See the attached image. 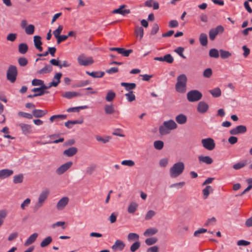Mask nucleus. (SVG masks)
I'll list each match as a JSON object with an SVG mask.
<instances>
[{
    "label": "nucleus",
    "instance_id": "obj_59",
    "mask_svg": "<svg viewBox=\"0 0 252 252\" xmlns=\"http://www.w3.org/2000/svg\"><path fill=\"white\" fill-rule=\"evenodd\" d=\"M121 164L123 165H126L129 167H132L135 165V162L133 160L130 159L124 160L122 161Z\"/></svg>",
    "mask_w": 252,
    "mask_h": 252
},
{
    "label": "nucleus",
    "instance_id": "obj_26",
    "mask_svg": "<svg viewBox=\"0 0 252 252\" xmlns=\"http://www.w3.org/2000/svg\"><path fill=\"white\" fill-rule=\"evenodd\" d=\"M104 109L106 115H112L115 112L114 106L112 104L105 105Z\"/></svg>",
    "mask_w": 252,
    "mask_h": 252
},
{
    "label": "nucleus",
    "instance_id": "obj_48",
    "mask_svg": "<svg viewBox=\"0 0 252 252\" xmlns=\"http://www.w3.org/2000/svg\"><path fill=\"white\" fill-rule=\"evenodd\" d=\"M120 51L119 52V54H122L124 57H128L129 54L133 52V50L132 49L126 50L125 48H121Z\"/></svg>",
    "mask_w": 252,
    "mask_h": 252
},
{
    "label": "nucleus",
    "instance_id": "obj_46",
    "mask_svg": "<svg viewBox=\"0 0 252 252\" xmlns=\"http://www.w3.org/2000/svg\"><path fill=\"white\" fill-rule=\"evenodd\" d=\"M209 55L211 58H218L219 57V52L218 50L215 48L210 49Z\"/></svg>",
    "mask_w": 252,
    "mask_h": 252
},
{
    "label": "nucleus",
    "instance_id": "obj_3",
    "mask_svg": "<svg viewBox=\"0 0 252 252\" xmlns=\"http://www.w3.org/2000/svg\"><path fill=\"white\" fill-rule=\"evenodd\" d=\"M18 75L17 67L14 65H10L6 72V79L10 83L15 82Z\"/></svg>",
    "mask_w": 252,
    "mask_h": 252
},
{
    "label": "nucleus",
    "instance_id": "obj_35",
    "mask_svg": "<svg viewBox=\"0 0 252 252\" xmlns=\"http://www.w3.org/2000/svg\"><path fill=\"white\" fill-rule=\"evenodd\" d=\"M209 92L214 97H218L220 96L221 94V90L218 87L213 90H209Z\"/></svg>",
    "mask_w": 252,
    "mask_h": 252
},
{
    "label": "nucleus",
    "instance_id": "obj_9",
    "mask_svg": "<svg viewBox=\"0 0 252 252\" xmlns=\"http://www.w3.org/2000/svg\"><path fill=\"white\" fill-rule=\"evenodd\" d=\"M73 164L72 161H68L61 165L56 170V173L58 175H62L69 169Z\"/></svg>",
    "mask_w": 252,
    "mask_h": 252
},
{
    "label": "nucleus",
    "instance_id": "obj_52",
    "mask_svg": "<svg viewBox=\"0 0 252 252\" xmlns=\"http://www.w3.org/2000/svg\"><path fill=\"white\" fill-rule=\"evenodd\" d=\"M18 115L19 117H22L23 118H25L28 119H32V113L30 114L26 112H24L22 111H20L18 113Z\"/></svg>",
    "mask_w": 252,
    "mask_h": 252
},
{
    "label": "nucleus",
    "instance_id": "obj_24",
    "mask_svg": "<svg viewBox=\"0 0 252 252\" xmlns=\"http://www.w3.org/2000/svg\"><path fill=\"white\" fill-rule=\"evenodd\" d=\"M38 236V234L37 233H34L32 234L25 242L24 246H28L33 243L35 241Z\"/></svg>",
    "mask_w": 252,
    "mask_h": 252
},
{
    "label": "nucleus",
    "instance_id": "obj_33",
    "mask_svg": "<svg viewBox=\"0 0 252 252\" xmlns=\"http://www.w3.org/2000/svg\"><path fill=\"white\" fill-rule=\"evenodd\" d=\"M116 96V94L112 90L109 91L106 94L105 100L107 102L112 101Z\"/></svg>",
    "mask_w": 252,
    "mask_h": 252
},
{
    "label": "nucleus",
    "instance_id": "obj_50",
    "mask_svg": "<svg viewBox=\"0 0 252 252\" xmlns=\"http://www.w3.org/2000/svg\"><path fill=\"white\" fill-rule=\"evenodd\" d=\"M140 243L139 241H137L130 246V250L131 252H135L140 248Z\"/></svg>",
    "mask_w": 252,
    "mask_h": 252
},
{
    "label": "nucleus",
    "instance_id": "obj_20",
    "mask_svg": "<svg viewBox=\"0 0 252 252\" xmlns=\"http://www.w3.org/2000/svg\"><path fill=\"white\" fill-rule=\"evenodd\" d=\"M77 151L78 149L77 148L75 147H72L66 150H65L63 151V154L64 155L67 157H71L75 155L77 153Z\"/></svg>",
    "mask_w": 252,
    "mask_h": 252
},
{
    "label": "nucleus",
    "instance_id": "obj_63",
    "mask_svg": "<svg viewBox=\"0 0 252 252\" xmlns=\"http://www.w3.org/2000/svg\"><path fill=\"white\" fill-rule=\"evenodd\" d=\"M156 215V212L153 210H149L147 213L145 219L146 220H150Z\"/></svg>",
    "mask_w": 252,
    "mask_h": 252
},
{
    "label": "nucleus",
    "instance_id": "obj_39",
    "mask_svg": "<svg viewBox=\"0 0 252 252\" xmlns=\"http://www.w3.org/2000/svg\"><path fill=\"white\" fill-rule=\"evenodd\" d=\"M247 164V160H244L241 161L240 162H239L236 164H234L233 165V168L235 170H239V169L244 167Z\"/></svg>",
    "mask_w": 252,
    "mask_h": 252
},
{
    "label": "nucleus",
    "instance_id": "obj_15",
    "mask_svg": "<svg viewBox=\"0 0 252 252\" xmlns=\"http://www.w3.org/2000/svg\"><path fill=\"white\" fill-rule=\"evenodd\" d=\"M41 37L39 35H35L33 37L34 45L36 49L38 50L40 52L43 50V48L41 46L42 42L41 40Z\"/></svg>",
    "mask_w": 252,
    "mask_h": 252
},
{
    "label": "nucleus",
    "instance_id": "obj_18",
    "mask_svg": "<svg viewBox=\"0 0 252 252\" xmlns=\"http://www.w3.org/2000/svg\"><path fill=\"white\" fill-rule=\"evenodd\" d=\"M208 108V105L204 101L199 102L197 106V111L202 114L207 112Z\"/></svg>",
    "mask_w": 252,
    "mask_h": 252
},
{
    "label": "nucleus",
    "instance_id": "obj_56",
    "mask_svg": "<svg viewBox=\"0 0 252 252\" xmlns=\"http://www.w3.org/2000/svg\"><path fill=\"white\" fill-rule=\"evenodd\" d=\"M18 62L21 66H25L27 65L28 61L25 57H20L18 59Z\"/></svg>",
    "mask_w": 252,
    "mask_h": 252
},
{
    "label": "nucleus",
    "instance_id": "obj_62",
    "mask_svg": "<svg viewBox=\"0 0 252 252\" xmlns=\"http://www.w3.org/2000/svg\"><path fill=\"white\" fill-rule=\"evenodd\" d=\"M63 30V26L60 25L59 26L58 28L53 32V33L56 38L58 37V36L60 35V34L62 32Z\"/></svg>",
    "mask_w": 252,
    "mask_h": 252
},
{
    "label": "nucleus",
    "instance_id": "obj_7",
    "mask_svg": "<svg viewBox=\"0 0 252 252\" xmlns=\"http://www.w3.org/2000/svg\"><path fill=\"white\" fill-rule=\"evenodd\" d=\"M223 31L224 28L221 25L218 26L216 28L211 29L209 32L210 40L213 41L219 33H222Z\"/></svg>",
    "mask_w": 252,
    "mask_h": 252
},
{
    "label": "nucleus",
    "instance_id": "obj_38",
    "mask_svg": "<svg viewBox=\"0 0 252 252\" xmlns=\"http://www.w3.org/2000/svg\"><path fill=\"white\" fill-rule=\"evenodd\" d=\"M25 32L28 35H32L34 33L35 27L33 25L30 24L28 25L25 29Z\"/></svg>",
    "mask_w": 252,
    "mask_h": 252
},
{
    "label": "nucleus",
    "instance_id": "obj_41",
    "mask_svg": "<svg viewBox=\"0 0 252 252\" xmlns=\"http://www.w3.org/2000/svg\"><path fill=\"white\" fill-rule=\"evenodd\" d=\"M158 230L156 228H150L145 231L144 235L145 236L153 235L158 232Z\"/></svg>",
    "mask_w": 252,
    "mask_h": 252
},
{
    "label": "nucleus",
    "instance_id": "obj_29",
    "mask_svg": "<svg viewBox=\"0 0 252 252\" xmlns=\"http://www.w3.org/2000/svg\"><path fill=\"white\" fill-rule=\"evenodd\" d=\"M53 67L51 65L47 64L43 68L37 71V73L46 74L51 72L52 71Z\"/></svg>",
    "mask_w": 252,
    "mask_h": 252
},
{
    "label": "nucleus",
    "instance_id": "obj_22",
    "mask_svg": "<svg viewBox=\"0 0 252 252\" xmlns=\"http://www.w3.org/2000/svg\"><path fill=\"white\" fill-rule=\"evenodd\" d=\"M163 124L164 125L165 127H166L170 131L176 128L177 127V124L172 120L165 121L163 122Z\"/></svg>",
    "mask_w": 252,
    "mask_h": 252
},
{
    "label": "nucleus",
    "instance_id": "obj_64",
    "mask_svg": "<svg viewBox=\"0 0 252 252\" xmlns=\"http://www.w3.org/2000/svg\"><path fill=\"white\" fill-rule=\"evenodd\" d=\"M59 118L65 119L66 118V115L62 114L53 115L50 117V121L53 122L55 119Z\"/></svg>",
    "mask_w": 252,
    "mask_h": 252
},
{
    "label": "nucleus",
    "instance_id": "obj_6",
    "mask_svg": "<svg viewBox=\"0 0 252 252\" xmlns=\"http://www.w3.org/2000/svg\"><path fill=\"white\" fill-rule=\"evenodd\" d=\"M201 143L204 148L209 151L214 149L216 146L215 141L212 138L202 139Z\"/></svg>",
    "mask_w": 252,
    "mask_h": 252
},
{
    "label": "nucleus",
    "instance_id": "obj_58",
    "mask_svg": "<svg viewBox=\"0 0 252 252\" xmlns=\"http://www.w3.org/2000/svg\"><path fill=\"white\" fill-rule=\"evenodd\" d=\"M7 213L5 210H2L0 211V227L3 223V219L5 218Z\"/></svg>",
    "mask_w": 252,
    "mask_h": 252
},
{
    "label": "nucleus",
    "instance_id": "obj_5",
    "mask_svg": "<svg viewBox=\"0 0 252 252\" xmlns=\"http://www.w3.org/2000/svg\"><path fill=\"white\" fill-rule=\"evenodd\" d=\"M48 195V190H44L41 192V193L40 194L39 196L38 202L35 204L33 208L34 212H36L39 208H40L43 206V203L44 201L46 200V199L47 198Z\"/></svg>",
    "mask_w": 252,
    "mask_h": 252
},
{
    "label": "nucleus",
    "instance_id": "obj_40",
    "mask_svg": "<svg viewBox=\"0 0 252 252\" xmlns=\"http://www.w3.org/2000/svg\"><path fill=\"white\" fill-rule=\"evenodd\" d=\"M88 108V106L86 105L84 106H77L75 107H71L67 109V112H79L80 110L81 109H87Z\"/></svg>",
    "mask_w": 252,
    "mask_h": 252
},
{
    "label": "nucleus",
    "instance_id": "obj_8",
    "mask_svg": "<svg viewBox=\"0 0 252 252\" xmlns=\"http://www.w3.org/2000/svg\"><path fill=\"white\" fill-rule=\"evenodd\" d=\"M78 63L81 65L89 66L93 64L94 61L92 58L86 59L84 54H81L77 58Z\"/></svg>",
    "mask_w": 252,
    "mask_h": 252
},
{
    "label": "nucleus",
    "instance_id": "obj_2",
    "mask_svg": "<svg viewBox=\"0 0 252 252\" xmlns=\"http://www.w3.org/2000/svg\"><path fill=\"white\" fill-rule=\"evenodd\" d=\"M184 169L185 165L183 162L175 163L169 169L170 177L172 178L178 177L183 172Z\"/></svg>",
    "mask_w": 252,
    "mask_h": 252
},
{
    "label": "nucleus",
    "instance_id": "obj_14",
    "mask_svg": "<svg viewBox=\"0 0 252 252\" xmlns=\"http://www.w3.org/2000/svg\"><path fill=\"white\" fill-rule=\"evenodd\" d=\"M126 7L125 4L121 5L120 6L119 8L116 9L112 11L114 14H120L123 16L128 14L130 13V9H123Z\"/></svg>",
    "mask_w": 252,
    "mask_h": 252
},
{
    "label": "nucleus",
    "instance_id": "obj_25",
    "mask_svg": "<svg viewBox=\"0 0 252 252\" xmlns=\"http://www.w3.org/2000/svg\"><path fill=\"white\" fill-rule=\"evenodd\" d=\"M63 74L61 72H59V73H57L54 77V80H56L57 81H55L54 80H53V81H52L51 82H50V86H53V87H57L58 84L60 83L61 82V78L62 77Z\"/></svg>",
    "mask_w": 252,
    "mask_h": 252
},
{
    "label": "nucleus",
    "instance_id": "obj_4",
    "mask_svg": "<svg viewBox=\"0 0 252 252\" xmlns=\"http://www.w3.org/2000/svg\"><path fill=\"white\" fill-rule=\"evenodd\" d=\"M187 99L189 102H195L199 100L202 97V94L198 90H193L189 91L187 94Z\"/></svg>",
    "mask_w": 252,
    "mask_h": 252
},
{
    "label": "nucleus",
    "instance_id": "obj_47",
    "mask_svg": "<svg viewBox=\"0 0 252 252\" xmlns=\"http://www.w3.org/2000/svg\"><path fill=\"white\" fill-rule=\"evenodd\" d=\"M96 167V165L95 164H92L90 165L86 168V172L87 174L91 175L94 171Z\"/></svg>",
    "mask_w": 252,
    "mask_h": 252
},
{
    "label": "nucleus",
    "instance_id": "obj_31",
    "mask_svg": "<svg viewBox=\"0 0 252 252\" xmlns=\"http://www.w3.org/2000/svg\"><path fill=\"white\" fill-rule=\"evenodd\" d=\"M199 41L201 45L205 46L208 43L207 35L206 33H202L199 36Z\"/></svg>",
    "mask_w": 252,
    "mask_h": 252
},
{
    "label": "nucleus",
    "instance_id": "obj_55",
    "mask_svg": "<svg viewBox=\"0 0 252 252\" xmlns=\"http://www.w3.org/2000/svg\"><path fill=\"white\" fill-rule=\"evenodd\" d=\"M158 239L156 237L149 238L146 239L145 243L148 246H151L156 243Z\"/></svg>",
    "mask_w": 252,
    "mask_h": 252
},
{
    "label": "nucleus",
    "instance_id": "obj_60",
    "mask_svg": "<svg viewBox=\"0 0 252 252\" xmlns=\"http://www.w3.org/2000/svg\"><path fill=\"white\" fill-rule=\"evenodd\" d=\"M184 48L182 47H179L175 49L174 51L177 53L183 59H186V57L183 55Z\"/></svg>",
    "mask_w": 252,
    "mask_h": 252
},
{
    "label": "nucleus",
    "instance_id": "obj_17",
    "mask_svg": "<svg viewBox=\"0 0 252 252\" xmlns=\"http://www.w3.org/2000/svg\"><path fill=\"white\" fill-rule=\"evenodd\" d=\"M81 94L79 92H65L62 94V96L63 97L66 98L68 99H72L75 97L81 96Z\"/></svg>",
    "mask_w": 252,
    "mask_h": 252
},
{
    "label": "nucleus",
    "instance_id": "obj_28",
    "mask_svg": "<svg viewBox=\"0 0 252 252\" xmlns=\"http://www.w3.org/2000/svg\"><path fill=\"white\" fill-rule=\"evenodd\" d=\"M86 73L93 78H101L104 75V72L100 71L93 72L87 71H86Z\"/></svg>",
    "mask_w": 252,
    "mask_h": 252
},
{
    "label": "nucleus",
    "instance_id": "obj_44",
    "mask_svg": "<svg viewBox=\"0 0 252 252\" xmlns=\"http://www.w3.org/2000/svg\"><path fill=\"white\" fill-rule=\"evenodd\" d=\"M154 146L156 149L160 150L163 148L164 143L162 141L157 140L154 142Z\"/></svg>",
    "mask_w": 252,
    "mask_h": 252
},
{
    "label": "nucleus",
    "instance_id": "obj_53",
    "mask_svg": "<svg viewBox=\"0 0 252 252\" xmlns=\"http://www.w3.org/2000/svg\"><path fill=\"white\" fill-rule=\"evenodd\" d=\"M139 236L135 233H130L127 236V239L128 241L137 240L138 241Z\"/></svg>",
    "mask_w": 252,
    "mask_h": 252
},
{
    "label": "nucleus",
    "instance_id": "obj_45",
    "mask_svg": "<svg viewBox=\"0 0 252 252\" xmlns=\"http://www.w3.org/2000/svg\"><path fill=\"white\" fill-rule=\"evenodd\" d=\"M220 56L222 59H225L231 56V53L228 51L220 49Z\"/></svg>",
    "mask_w": 252,
    "mask_h": 252
},
{
    "label": "nucleus",
    "instance_id": "obj_36",
    "mask_svg": "<svg viewBox=\"0 0 252 252\" xmlns=\"http://www.w3.org/2000/svg\"><path fill=\"white\" fill-rule=\"evenodd\" d=\"M137 207L138 204L136 202H132L129 205L127 211L129 213L133 214L136 211Z\"/></svg>",
    "mask_w": 252,
    "mask_h": 252
},
{
    "label": "nucleus",
    "instance_id": "obj_27",
    "mask_svg": "<svg viewBox=\"0 0 252 252\" xmlns=\"http://www.w3.org/2000/svg\"><path fill=\"white\" fill-rule=\"evenodd\" d=\"M121 86L125 87V89L126 91H132V90L136 88V85L134 83H125L122 82L121 84Z\"/></svg>",
    "mask_w": 252,
    "mask_h": 252
},
{
    "label": "nucleus",
    "instance_id": "obj_57",
    "mask_svg": "<svg viewBox=\"0 0 252 252\" xmlns=\"http://www.w3.org/2000/svg\"><path fill=\"white\" fill-rule=\"evenodd\" d=\"M164 62L168 63H172L174 61V58L171 54H168L164 56Z\"/></svg>",
    "mask_w": 252,
    "mask_h": 252
},
{
    "label": "nucleus",
    "instance_id": "obj_19",
    "mask_svg": "<svg viewBox=\"0 0 252 252\" xmlns=\"http://www.w3.org/2000/svg\"><path fill=\"white\" fill-rule=\"evenodd\" d=\"M199 163H205L207 164H211L213 163V159L209 156H199L198 157Z\"/></svg>",
    "mask_w": 252,
    "mask_h": 252
},
{
    "label": "nucleus",
    "instance_id": "obj_30",
    "mask_svg": "<svg viewBox=\"0 0 252 252\" xmlns=\"http://www.w3.org/2000/svg\"><path fill=\"white\" fill-rule=\"evenodd\" d=\"M175 120L177 123L183 125L187 122V118L185 115L181 114L176 117Z\"/></svg>",
    "mask_w": 252,
    "mask_h": 252
},
{
    "label": "nucleus",
    "instance_id": "obj_11",
    "mask_svg": "<svg viewBox=\"0 0 252 252\" xmlns=\"http://www.w3.org/2000/svg\"><path fill=\"white\" fill-rule=\"evenodd\" d=\"M247 127L245 126L239 125L231 129L229 133L231 135H237L245 133L247 131Z\"/></svg>",
    "mask_w": 252,
    "mask_h": 252
},
{
    "label": "nucleus",
    "instance_id": "obj_1",
    "mask_svg": "<svg viewBox=\"0 0 252 252\" xmlns=\"http://www.w3.org/2000/svg\"><path fill=\"white\" fill-rule=\"evenodd\" d=\"M187 77L184 74L177 77V83L175 85V90L179 93H185L187 90Z\"/></svg>",
    "mask_w": 252,
    "mask_h": 252
},
{
    "label": "nucleus",
    "instance_id": "obj_10",
    "mask_svg": "<svg viewBox=\"0 0 252 252\" xmlns=\"http://www.w3.org/2000/svg\"><path fill=\"white\" fill-rule=\"evenodd\" d=\"M52 86H50V84L49 86H46L44 82H43L42 85H41L40 87L39 88H34L32 90V92L36 93L37 91H39L38 94H39L40 96L43 95L45 94L49 93V91H46L45 90L51 88Z\"/></svg>",
    "mask_w": 252,
    "mask_h": 252
},
{
    "label": "nucleus",
    "instance_id": "obj_16",
    "mask_svg": "<svg viewBox=\"0 0 252 252\" xmlns=\"http://www.w3.org/2000/svg\"><path fill=\"white\" fill-rule=\"evenodd\" d=\"M125 247V244L122 241L117 240L112 246V249L114 251H117V250L122 251Z\"/></svg>",
    "mask_w": 252,
    "mask_h": 252
},
{
    "label": "nucleus",
    "instance_id": "obj_21",
    "mask_svg": "<svg viewBox=\"0 0 252 252\" xmlns=\"http://www.w3.org/2000/svg\"><path fill=\"white\" fill-rule=\"evenodd\" d=\"M13 173V171L10 169H4L0 170V179L7 178Z\"/></svg>",
    "mask_w": 252,
    "mask_h": 252
},
{
    "label": "nucleus",
    "instance_id": "obj_54",
    "mask_svg": "<svg viewBox=\"0 0 252 252\" xmlns=\"http://www.w3.org/2000/svg\"><path fill=\"white\" fill-rule=\"evenodd\" d=\"M213 190V189L210 186H206L205 189H203V193L205 198H206L208 196L210 193V191L212 192Z\"/></svg>",
    "mask_w": 252,
    "mask_h": 252
},
{
    "label": "nucleus",
    "instance_id": "obj_49",
    "mask_svg": "<svg viewBox=\"0 0 252 252\" xmlns=\"http://www.w3.org/2000/svg\"><path fill=\"white\" fill-rule=\"evenodd\" d=\"M91 83L89 80H82L79 81L75 85V87L77 88H81L88 85Z\"/></svg>",
    "mask_w": 252,
    "mask_h": 252
},
{
    "label": "nucleus",
    "instance_id": "obj_37",
    "mask_svg": "<svg viewBox=\"0 0 252 252\" xmlns=\"http://www.w3.org/2000/svg\"><path fill=\"white\" fill-rule=\"evenodd\" d=\"M52 242V238L51 236H48L45 238L41 243L40 247L42 248L48 246Z\"/></svg>",
    "mask_w": 252,
    "mask_h": 252
},
{
    "label": "nucleus",
    "instance_id": "obj_61",
    "mask_svg": "<svg viewBox=\"0 0 252 252\" xmlns=\"http://www.w3.org/2000/svg\"><path fill=\"white\" fill-rule=\"evenodd\" d=\"M212 70L210 68H208L204 70L203 75L205 78H210L212 75Z\"/></svg>",
    "mask_w": 252,
    "mask_h": 252
},
{
    "label": "nucleus",
    "instance_id": "obj_42",
    "mask_svg": "<svg viewBox=\"0 0 252 252\" xmlns=\"http://www.w3.org/2000/svg\"><path fill=\"white\" fill-rule=\"evenodd\" d=\"M24 176L22 174L15 175L13 177V182L14 184L21 183L23 181Z\"/></svg>",
    "mask_w": 252,
    "mask_h": 252
},
{
    "label": "nucleus",
    "instance_id": "obj_32",
    "mask_svg": "<svg viewBox=\"0 0 252 252\" xmlns=\"http://www.w3.org/2000/svg\"><path fill=\"white\" fill-rule=\"evenodd\" d=\"M28 50V46L26 43H21L18 46V51L22 54H26Z\"/></svg>",
    "mask_w": 252,
    "mask_h": 252
},
{
    "label": "nucleus",
    "instance_id": "obj_51",
    "mask_svg": "<svg viewBox=\"0 0 252 252\" xmlns=\"http://www.w3.org/2000/svg\"><path fill=\"white\" fill-rule=\"evenodd\" d=\"M159 132L161 135H165L168 134L170 132V130L162 124L159 127Z\"/></svg>",
    "mask_w": 252,
    "mask_h": 252
},
{
    "label": "nucleus",
    "instance_id": "obj_23",
    "mask_svg": "<svg viewBox=\"0 0 252 252\" xmlns=\"http://www.w3.org/2000/svg\"><path fill=\"white\" fill-rule=\"evenodd\" d=\"M32 117H34L35 118H41L47 113V111L40 109H34L32 111Z\"/></svg>",
    "mask_w": 252,
    "mask_h": 252
},
{
    "label": "nucleus",
    "instance_id": "obj_12",
    "mask_svg": "<svg viewBox=\"0 0 252 252\" xmlns=\"http://www.w3.org/2000/svg\"><path fill=\"white\" fill-rule=\"evenodd\" d=\"M18 126L21 128L23 134L27 135L32 132V126L30 125L24 123L18 124Z\"/></svg>",
    "mask_w": 252,
    "mask_h": 252
},
{
    "label": "nucleus",
    "instance_id": "obj_34",
    "mask_svg": "<svg viewBox=\"0 0 252 252\" xmlns=\"http://www.w3.org/2000/svg\"><path fill=\"white\" fill-rule=\"evenodd\" d=\"M135 34L136 36H140V39H141L144 35V29L142 27L137 26L134 31Z\"/></svg>",
    "mask_w": 252,
    "mask_h": 252
},
{
    "label": "nucleus",
    "instance_id": "obj_43",
    "mask_svg": "<svg viewBox=\"0 0 252 252\" xmlns=\"http://www.w3.org/2000/svg\"><path fill=\"white\" fill-rule=\"evenodd\" d=\"M126 99L129 102H132L135 100V95L133 94V91H129L125 94Z\"/></svg>",
    "mask_w": 252,
    "mask_h": 252
},
{
    "label": "nucleus",
    "instance_id": "obj_13",
    "mask_svg": "<svg viewBox=\"0 0 252 252\" xmlns=\"http://www.w3.org/2000/svg\"><path fill=\"white\" fill-rule=\"evenodd\" d=\"M69 198L67 197L62 198L58 202L56 207L59 210H63L68 204Z\"/></svg>",
    "mask_w": 252,
    "mask_h": 252
}]
</instances>
